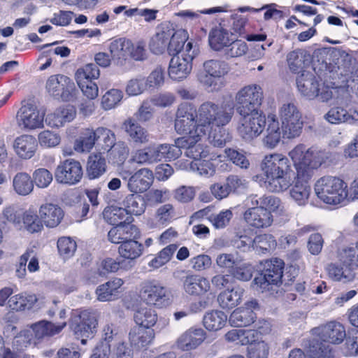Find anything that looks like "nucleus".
<instances>
[{"mask_svg": "<svg viewBox=\"0 0 358 358\" xmlns=\"http://www.w3.org/2000/svg\"><path fill=\"white\" fill-rule=\"evenodd\" d=\"M260 168L266 178V187L270 192H283L294 182L291 177L290 162L281 153L265 155L260 163Z\"/></svg>", "mask_w": 358, "mask_h": 358, "instance_id": "1", "label": "nucleus"}, {"mask_svg": "<svg viewBox=\"0 0 358 358\" xmlns=\"http://www.w3.org/2000/svg\"><path fill=\"white\" fill-rule=\"evenodd\" d=\"M296 169L297 176L305 180L313 175L314 171L331 157V153L311 147L308 149L303 144L297 145L288 153Z\"/></svg>", "mask_w": 358, "mask_h": 358, "instance_id": "2", "label": "nucleus"}, {"mask_svg": "<svg viewBox=\"0 0 358 358\" xmlns=\"http://www.w3.org/2000/svg\"><path fill=\"white\" fill-rule=\"evenodd\" d=\"M347 184L338 177L325 176L320 178L315 185V192L323 202L330 205H338L348 197Z\"/></svg>", "mask_w": 358, "mask_h": 358, "instance_id": "3", "label": "nucleus"}, {"mask_svg": "<svg viewBox=\"0 0 358 358\" xmlns=\"http://www.w3.org/2000/svg\"><path fill=\"white\" fill-rule=\"evenodd\" d=\"M64 321L58 324L43 320L33 323L27 329L20 332L17 336V342L22 343L27 348L28 345H36L44 339L49 338L59 334L66 326Z\"/></svg>", "mask_w": 358, "mask_h": 358, "instance_id": "4", "label": "nucleus"}, {"mask_svg": "<svg viewBox=\"0 0 358 358\" xmlns=\"http://www.w3.org/2000/svg\"><path fill=\"white\" fill-rule=\"evenodd\" d=\"M282 136L284 138L293 139L299 137L303 131L302 114L294 102H285L279 108Z\"/></svg>", "mask_w": 358, "mask_h": 358, "instance_id": "5", "label": "nucleus"}, {"mask_svg": "<svg viewBox=\"0 0 358 358\" xmlns=\"http://www.w3.org/2000/svg\"><path fill=\"white\" fill-rule=\"evenodd\" d=\"M97 325L95 313L90 310H74L69 321V329L77 339H80L82 345L94 336Z\"/></svg>", "mask_w": 358, "mask_h": 358, "instance_id": "6", "label": "nucleus"}, {"mask_svg": "<svg viewBox=\"0 0 358 358\" xmlns=\"http://www.w3.org/2000/svg\"><path fill=\"white\" fill-rule=\"evenodd\" d=\"M260 273L255 278L252 286L262 292L269 291L273 285L281 283L283 275L284 262L274 258L261 263Z\"/></svg>", "mask_w": 358, "mask_h": 358, "instance_id": "7", "label": "nucleus"}, {"mask_svg": "<svg viewBox=\"0 0 358 358\" xmlns=\"http://www.w3.org/2000/svg\"><path fill=\"white\" fill-rule=\"evenodd\" d=\"M201 126L196 107L190 103L182 102L178 106L174 127L178 134L194 135L198 138L199 127Z\"/></svg>", "mask_w": 358, "mask_h": 358, "instance_id": "8", "label": "nucleus"}, {"mask_svg": "<svg viewBox=\"0 0 358 358\" xmlns=\"http://www.w3.org/2000/svg\"><path fill=\"white\" fill-rule=\"evenodd\" d=\"M236 131L241 138L251 141L259 136L266 126V117L259 111L238 114Z\"/></svg>", "mask_w": 358, "mask_h": 358, "instance_id": "9", "label": "nucleus"}, {"mask_svg": "<svg viewBox=\"0 0 358 358\" xmlns=\"http://www.w3.org/2000/svg\"><path fill=\"white\" fill-rule=\"evenodd\" d=\"M169 62L168 73L173 80H182L186 78L192 69V61L196 56L194 50H192V43L187 42L185 50L180 55H172Z\"/></svg>", "mask_w": 358, "mask_h": 358, "instance_id": "10", "label": "nucleus"}, {"mask_svg": "<svg viewBox=\"0 0 358 358\" xmlns=\"http://www.w3.org/2000/svg\"><path fill=\"white\" fill-rule=\"evenodd\" d=\"M45 89L50 96L63 101H73L77 93L73 80L62 74L50 76L46 80Z\"/></svg>", "mask_w": 358, "mask_h": 358, "instance_id": "11", "label": "nucleus"}, {"mask_svg": "<svg viewBox=\"0 0 358 358\" xmlns=\"http://www.w3.org/2000/svg\"><path fill=\"white\" fill-rule=\"evenodd\" d=\"M263 99L262 87L256 84L246 85L239 90L235 95V106L238 114L259 111L257 106Z\"/></svg>", "mask_w": 358, "mask_h": 358, "instance_id": "12", "label": "nucleus"}, {"mask_svg": "<svg viewBox=\"0 0 358 358\" xmlns=\"http://www.w3.org/2000/svg\"><path fill=\"white\" fill-rule=\"evenodd\" d=\"M139 296L147 304L157 308L166 307L170 304L169 296L165 287L156 280L142 282L139 287Z\"/></svg>", "mask_w": 358, "mask_h": 358, "instance_id": "13", "label": "nucleus"}, {"mask_svg": "<svg viewBox=\"0 0 358 358\" xmlns=\"http://www.w3.org/2000/svg\"><path fill=\"white\" fill-rule=\"evenodd\" d=\"M234 115L231 104L215 105L211 102L203 103V127L213 125L220 127L227 124Z\"/></svg>", "mask_w": 358, "mask_h": 358, "instance_id": "14", "label": "nucleus"}, {"mask_svg": "<svg viewBox=\"0 0 358 358\" xmlns=\"http://www.w3.org/2000/svg\"><path fill=\"white\" fill-rule=\"evenodd\" d=\"M83 170L79 161L66 159L61 161L55 169V178L57 183L74 185L82 180Z\"/></svg>", "mask_w": 358, "mask_h": 358, "instance_id": "15", "label": "nucleus"}, {"mask_svg": "<svg viewBox=\"0 0 358 358\" xmlns=\"http://www.w3.org/2000/svg\"><path fill=\"white\" fill-rule=\"evenodd\" d=\"M20 126L26 129L33 130L43 127L44 114L32 103L22 104L17 113Z\"/></svg>", "mask_w": 358, "mask_h": 358, "instance_id": "16", "label": "nucleus"}, {"mask_svg": "<svg viewBox=\"0 0 358 358\" xmlns=\"http://www.w3.org/2000/svg\"><path fill=\"white\" fill-rule=\"evenodd\" d=\"M121 129L124 131L129 142L136 145L147 144L150 140L148 130L134 117H129L125 119L122 123Z\"/></svg>", "mask_w": 358, "mask_h": 358, "instance_id": "17", "label": "nucleus"}, {"mask_svg": "<svg viewBox=\"0 0 358 358\" xmlns=\"http://www.w3.org/2000/svg\"><path fill=\"white\" fill-rule=\"evenodd\" d=\"M312 334L322 341L332 344H340L346 336L345 327L336 321H331L313 328Z\"/></svg>", "mask_w": 358, "mask_h": 358, "instance_id": "18", "label": "nucleus"}, {"mask_svg": "<svg viewBox=\"0 0 358 358\" xmlns=\"http://www.w3.org/2000/svg\"><path fill=\"white\" fill-rule=\"evenodd\" d=\"M243 217L248 225L256 229H264L270 227L273 217L271 213L259 206H252L244 213Z\"/></svg>", "mask_w": 358, "mask_h": 358, "instance_id": "19", "label": "nucleus"}, {"mask_svg": "<svg viewBox=\"0 0 358 358\" xmlns=\"http://www.w3.org/2000/svg\"><path fill=\"white\" fill-rule=\"evenodd\" d=\"M203 66L206 73L205 80L203 83L207 87L216 86L217 80L227 75L230 70L228 63L217 59L207 61L203 64Z\"/></svg>", "mask_w": 358, "mask_h": 358, "instance_id": "20", "label": "nucleus"}, {"mask_svg": "<svg viewBox=\"0 0 358 358\" xmlns=\"http://www.w3.org/2000/svg\"><path fill=\"white\" fill-rule=\"evenodd\" d=\"M139 236V229L131 222L115 225L108 233V240L114 244L121 245L130 238H138Z\"/></svg>", "mask_w": 358, "mask_h": 358, "instance_id": "21", "label": "nucleus"}, {"mask_svg": "<svg viewBox=\"0 0 358 358\" xmlns=\"http://www.w3.org/2000/svg\"><path fill=\"white\" fill-rule=\"evenodd\" d=\"M155 331L152 329L135 326L129 333V341L131 345L138 350H147L155 339Z\"/></svg>", "mask_w": 358, "mask_h": 358, "instance_id": "22", "label": "nucleus"}, {"mask_svg": "<svg viewBox=\"0 0 358 358\" xmlns=\"http://www.w3.org/2000/svg\"><path fill=\"white\" fill-rule=\"evenodd\" d=\"M152 171L143 168L136 171L128 180V189L133 193L141 194L146 192L153 182Z\"/></svg>", "mask_w": 358, "mask_h": 358, "instance_id": "23", "label": "nucleus"}, {"mask_svg": "<svg viewBox=\"0 0 358 358\" xmlns=\"http://www.w3.org/2000/svg\"><path fill=\"white\" fill-rule=\"evenodd\" d=\"M38 214L45 226L48 228L57 227L64 216V212L62 208L52 203L42 204L39 207Z\"/></svg>", "mask_w": 358, "mask_h": 358, "instance_id": "24", "label": "nucleus"}, {"mask_svg": "<svg viewBox=\"0 0 358 358\" xmlns=\"http://www.w3.org/2000/svg\"><path fill=\"white\" fill-rule=\"evenodd\" d=\"M124 280L120 278H113L105 283L99 285L96 289V294L99 301H114L121 293Z\"/></svg>", "mask_w": 358, "mask_h": 358, "instance_id": "25", "label": "nucleus"}, {"mask_svg": "<svg viewBox=\"0 0 358 358\" xmlns=\"http://www.w3.org/2000/svg\"><path fill=\"white\" fill-rule=\"evenodd\" d=\"M13 146L20 158L28 159L35 155L38 148V141L31 135L23 134L15 138Z\"/></svg>", "mask_w": 358, "mask_h": 358, "instance_id": "26", "label": "nucleus"}, {"mask_svg": "<svg viewBox=\"0 0 358 358\" xmlns=\"http://www.w3.org/2000/svg\"><path fill=\"white\" fill-rule=\"evenodd\" d=\"M337 258L340 264L354 273L358 269V241L339 249Z\"/></svg>", "mask_w": 358, "mask_h": 358, "instance_id": "27", "label": "nucleus"}, {"mask_svg": "<svg viewBox=\"0 0 358 358\" xmlns=\"http://www.w3.org/2000/svg\"><path fill=\"white\" fill-rule=\"evenodd\" d=\"M37 301L35 294L23 292L10 297L8 306L13 311L21 312L31 309Z\"/></svg>", "mask_w": 358, "mask_h": 358, "instance_id": "28", "label": "nucleus"}, {"mask_svg": "<svg viewBox=\"0 0 358 358\" xmlns=\"http://www.w3.org/2000/svg\"><path fill=\"white\" fill-rule=\"evenodd\" d=\"M296 85L300 93L309 99L318 96L319 85L315 76L310 73H303L296 79Z\"/></svg>", "mask_w": 358, "mask_h": 358, "instance_id": "29", "label": "nucleus"}, {"mask_svg": "<svg viewBox=\"0 0 358 358\" xmlns=\"http://www.w3.org/2000/svg\"><path fill=\"white\" fill-rule=\"evenodd\" d=\"M167 29L168 33H170L168 53L170 55H178L183 49L185 43L189 38L188 33L182 29H175L172 25H168Z\"/></svg>", "mask_w": 358, "mask_h": 358, "instance_id": "30", "label": "nucleus"}, {"mask_svg": "<svg viewBox=\"0 0 358 358\" xmlns=\"http://www.w3.org/2000/svg\"><path fill=\"white\" fill-rule=\"evenodd\" d=\"M188 143L185 137L178 138L175 144H160L158 145L159 161H172L179 158L182 155V148L187 146Z\"/></svg>", "mask_w": 358, "mask_h": 358, "instance_id": "31", "label": "nucleus"}, {"mask_svg": "<svg viewBox=\"0 0 358 358\" xmlns=\"http://www.w3.org/2000/svg\"><path fill=\"white\" fill-rule=\"evenodd\" d=\"M102 214L104 220L113 226L132 222L134 220L132 216L128 215L124 208L116 206H106Z\"/></svg>", "mask_w": 358, "mask_h": 358, "instance_id": "32", "label": "nucleus"}, {"mask_svg": "<svg viewBox=\"0 0 358 358\" xmlns=\"http://www.w3.org/2000/svg\"><path fill=\"white\" fill-rule=\"evenodd\" d=\"M176 343L178 348L182 351L196 348L201 343V329H189L178 338Z\"/></svg>", "mask_w": 358, "mask_h": 358, "instance_id": "33", "label": "nucleus"}, {"mask_svg": "<svg viewBox=\"0 0 358 358\" xmlns=\"http://www.w3.org/2000/svg\"><path fill=\"white\" fill-rule=\"evenodd\" d=\"M106 169V159L101 153H93L89 156L86 166V174L90 180L100 178L105 173Z\"/></svg>", "mask_w": 358, "mask_h": 358, "instance_id": "34", "label": "nucleus"}, {"mask_svg": "<svg viewBox=\"0 0 358 358\" xmlns=\"http://www.w3.org/2000/svg\"><path fill=\"white\" fill-rule=\"evenodd\" d=\"M76 115V109L72 105L59 107L48 116L49 124L54 127H61L66 122H71Z\"/></svg>", "mask_w": 358, "mask_h": 358, "instance_id": "35", "label": "nucleus"}, {"mask_svg": "<svg viewBox=\"0 0 358 358\" xmlns=\"http://www.w3.org/2000/svg\"><path fill=\"white\" fill-rule=\"evenodd\" d=\"M188 143L186 148L185 155L187 157L192 159L190 163L191 168L197 171H200L201 166V145L198 143L201 139L200 134H198V138H194V135L185 136Z\"/></svg>", "mask_w": 358, "mask_h": 358, "instance_id": "36", "label": "nucleus"}, {"mask_svg": "<svg viewBox=\"0 0 358 358\" xmlns=\"http://www.w3.org/2000/svg\"><path fill=\"white\" fill-rule=\"evenodd\" d=\"M244 289L241 287H233L222 292L217 296V301L223 309H231L238 306L242 299Z\"/></svg>", "mask_w": 358, "mask_h": 358, "instance_id": "37", "label": "nucleus"}, {"mask_svg": "<svg viewBox=\"0 0 358 358\" xmlns=\"http://www.w3.org/2000/svg\"><path fill=\"white\" fill-rule=\"evenodd\" d=\"M248 202L251 206H259L260 208H265L271 213V211H284V206L281 201L274 196L264 195L258 197L257 194H252L248 197Z\"/></svg>", "mask_w": 358, "mask_h": 358, "instance_id": "38", "label": "nucleus"}, {"mask_svg": "<svg viewBox=\"0 0 358 358\" xmlns=\"http://www.w3.org/2000/svg\"><path fill=\"white\" fill-rule=\"evenodd\" d=\"M130 49H131V41L124 38L113 40L108 47L113 59L120 62L129 59Z\"/></svg>", "mask_w": 358, "mask_h": 358, "instance_id": "39", "label": "nucleus"}, {"mask_svg": "<svg viewBox=\"0 0 358 358\" xmlns=\"http://www.w3.org/2000/svg\"><path fill=\"white\" fill-rule=\"evenodd\" d=\"M158 145H150L143 148L135 151L131 157V161L139 164H152L159 162Z\"/></svg>", "mask_w": 358, "mask_h": 358, "instance_id": "40", "label": "nucleus"}, {"mask_svg": "<svg viewBox=\"0 0 358 358\" xmlns=\"http://www.w3.org/2000/svg\"><path fill=\"white\" fill-rule=\"evenodd\" d=\"M301 178L297 176L296 180L289 190V194L299 206H304L309 199L311 187L307 181L301 180Z\"/></svg>", "mask_w": 358, "mask_h": 358, "instance_id": "41", "label": "nucleus"}, {"mask_svg": "<svg viewBox=\"0 0 358 358\" xmlns=\"http://www.w3.org/2000/svg\"><path fill=\"white\" fill-rule=\"evenodd\" d=\"M130 238L123 242L118 248V252L120 257L124 259L135 260L143 252V245L136 240Z\"/></svg>", "mask_w": 358, "mask_h": 358, "instance_id": "42", "label": "nucleus"}, {"mask_svg": "<svg viewBox=\"0 0 358 358\" xmlns=\"http://www.w3.org/2000/svg\"><path fill=\"white\" fill-rule=\"evenodd\" d=\"M13 188L20 196H27L34 189V181L26 172L17 173L13 179Z\"/></svg>", "mask_w": 358, "mask_h": 358, "instance_id": "43", "label": "nucleus"}, {"mask_svg": "<svg viewBox=\"0 0 358 358\" xmlns=\"http://www.w3.org/2000/svg\"><path fill=\"white\" fill-rule=\"evenodd\" d=\"M256 315L250 308L236 309L229 317V322L234 327H247L254 323Z\"/></svg>", "mask_w": 358, "mask_h": 358, "instance_id": "44", "label": "nucleus"}, {"mask_svg": "<svg viewBox=\"0 0 358 358\" xmlns=\"http://www.w3.org/2000/svg\"><path fill=\"white\" fill-rule=\"evenodd\" d=\"M96 141V131L86 128L80 134L79 138L74 143V150L78 152H90Z\"/></svg>", "mask_w": 358, "mask_h": 358, "instance_id": "45", "label": "nucleus"}, {"mask_svg": "<svg viewBox=\"0 0 358 358\" xmlns=\"http://www.w3.org/2000/svg\"><path fill=\"white\" fill-rule=\"evenodd\" d=\"M232 36L228 30L223 27H216L209 34V44L215 50H220L232 41L230 37Z\"/></svg>", "mask_w": 358, "mask_h": 358, "instance_id": "46", "label": "nucleus"}, {"mask_svg": "<svg viewBox=\"0 0 358 358\" xmlns=\"http://www.w3.org/2000/svg\"><path fill=\"white\" fill-rule=\"evenodd\" d=\"M124 209L129 215H141L145 212L146 203L144 197L137 193L128 194L124 200Z\"/></svg>", "mask_w": 358, "mask_h": 358, "instance_id": "47", "label": "nucleus"}, {"mask_svg": "<svg viewBox=\"0 0 358 358\" xmlns=\"http://www.w3.org/2000/svg\"><path fill=\"white\" fill-rule=\"evenodd\" d=\"M268 120V124L264 142L268 147L273 148L278 144L281 136H282V129L275 115H269Z\"/></svg>", "mask_w": 358, "mask_h": 358, "instance_id": "48", "label": "nucleus"}, {"mask_svg": "<svg viewBox=\"0 0 358 358\" xmlns=\"http://www.w3.org/2000/svg\"><path fill=\"white\" fill-rule=\"evenodd\" d=\"M178 248V245L177 244H169L160 250L148 262V266L150 268V271L157 270L166 265L171 259Z\"/></svg>", "mask_w": 358, "mask_h": 358, "instance_id": "49", "label": "nucleus"}, {"mask_svg": "<svg viewBox=\"0 0 358 358\" xmlns=\"http://www.w3.org/2000/svg\"><path fill=\"white\" fill-rule=\"evenodd\" d=\"M167 29V26L163 27L161 31L151 38L149 48L152 53L160 55L163 54L166 50L168 51L170 33H168Z\"/></svg>", "mask_w": 358, "mask_h": 358, "instance_id": "50", "label": "nucleus"}, {"mask_svg": "<svg viewBox=\"0 0 358 358\" xmlns=\"http://www.w3.org/2000/svg\"><path fill=\"white\" fill-rule=\"evenodd\" d=\"M347 269L346 266L336 263H330L326 267L329 278L337 282H350L355 278V273Z\"/></svg>", "mask_w": 358, "mask_h": 358, "instance_id": "51", "label": "nucleus"}, {"mask_svg": "<svg viewBox=\"0 0 358 358\" xmlns=\"http://www.w3.org/2000/svg\"><path fill=\"white\" fill-rule=\"evenodd\" d=\"M227 320V315L220 310L206 313L203 318V325L209 331L220 329Z\"/></svg>", "mask_w": 358, "mask_h": 358, "instance_id": "52", "label": "nucleus"}, {"mask_svg": "<svg viewBox=\"0 0 358 358\" xmlns=\"http://www.w3.org/2000/svg\"><path fill=\"white\" fill-rule=\"evenodd\" d=\"M134 320L137 326L152 329L157 321V314L152 308H143L136 312Z\"/></svg>", "mask_w": 358, "mask_h": 358, "instance_id": "53", "label": "nucleus"}, {"mask_svg": "<svg viewBox=\"0 0 358 358\" xmlns=\"http://www.w3.org/2000/svg\"><path fill=\"white\" fill-rule=\"evenodd\" d=\"M241 238L247 239L249 243L251 241L246 236H241ZM252 247L257 250L262 251V252L270 251L274 249L276 246V241L274 237L271 234H261L257 236L253 241Z\"/></svg>", "mask_w": 358, "mask_h": 358, "instance_id": "54", "label": "nucleus"}, {"mask_svg": "<svg viewBox=\"0 0 358 358\" xmlns=\"http://www.w3.org/2000/svg\"><path fill=\"white\" fill-rule=\"evenodd\" d=\"M22 222L26 230L31 234L41 232L45 225L39 215L31 211L23 213Z\"/></svg>", "mask_w": 358, "mask_h": 358, "instance_id": "55", "label": "nucleus"}, {"mask_svg": "<svg viewBox=\"0 0 358 358\" xmlns=\"http://www.w3.org/2000/svg\"><path fill=\"white\" fill-rule=\"evenodd\" d=\"M100 76L99 67L93 64L89 63L78 68L75 73L76 81H87L97 80Z\"/></svg>", "mask_w": 358, "mask_h": 358, "instance_id": "56", "label": "nucleus"}, {"mask_svg": "<svg viewBox=\"0 0 358 358\" xmlns=\"http://www.w3.org/2000/svg\"><path fill=\"white\" fill-rule=\"evenodd\" d=\"M96 134V141L104 150L108 152L115 146L116 137L113 131L105 127H98Z\"/></svg>", "mask_w": 358, "mask_h": 358, "instance_id": "57", "label": "nucleus"}, {"mask_svg": "<svg viewBox=\"0 0 358 358\" xmlns=\"http://www.w3.org/2000/svg\"><path fill=\"white\" fill-rule=\"evenodd\" d=\"M306 52L302 49L291 51L287 55V62L289 69L293 72H299L304 66Z\"/></svg>", "mask_w": 358, "mask_h": 358, "instance_id": "58", "label": "nucleus"}, {"mask_svg": "<svg viewBox=\"0 0 358 358\" xmlns=\"http://www.w3.org/2000/svg\"><path fill=\"white\" fill-rule=\"evenodd\" d=\"M57 245L58 252L64 259L71 257L77 248L76 242L71 238L66 236L59 238Z\"/></svg>", "mask_w": 358, "mask_h": 358, "instance_id": "59", "label": "nucleus"}, {"mask_svg": "<svg viewBox=\"0 0 358 358\" xmlns=\"http://www.w3.org/2000/svg\"><path fill=\"white\" fill-rule=\"evenodd\" d=\"M123 93L117 89L107 91L101 98V106L104 110H110L116 106L122 100Z\"/></svg>", "mask_w": 358, "mask_h": 358, "instance_id": "60", "label": "nucleus"}, {"mask_svg": "<svg viewBox=\"0 0 358 358\" xmlns=\"http://www.w3.org/2000/svg\"><path fill=\"white\" fill-rule=\"evenodd\" d=\"M225 48L224 55L227 58L239 57L248 51L246 43L241 40H232Z\"/></svg>", "mask_w": 358, "mask_h": 358, "instance_id": "61", "label": "nucleus"}, {"mask_svg": "<svg viewBox=\"0 0 358 358\" xmlns=\"http://www.w3.org/2000/svg\"><path fill=\"white\" fill-rule=\"evenodd\" d=\"M38 143L41 147L45 148H54L60 143V136L50 130L41 131L38 136Z\"/></svg>", "mask_w": 358, "mask_h": 358, "instance_id": "62", "label": "nucleus"}, {"mask_svg": "<svg viewBox=\"0 0 358 358\" xmlns=\"http://www.w3.org/2000/svg\"><path fill=\"white\" fill-rule=\"evenodd\" d=\"M268 355L269 346L262 340L248 346L247 349L248 358H268Z\"/></svg>", "mask_w": 358, "mask_h": 358, "instance_id": "63", "label": "nucleus"}, {"mask_svg": "<svg viewBox=\"0 0 358 358\" xmlns=\"http://www.w3.org/2000/svg\"><path fill=\"white\" fill-rule=\"evenodd\" d=\"M253 271L254 267L250 264L241 263L238 261V265L232 270V275L239 280L248 281L252 278Z\"/></svg>", "mask_w": 358, "mask_h": 358, "instance_id": "64", "label": "nucleus"}]
</instances>
